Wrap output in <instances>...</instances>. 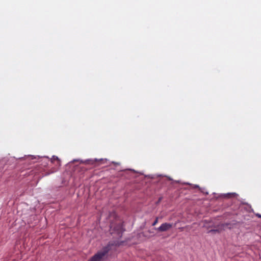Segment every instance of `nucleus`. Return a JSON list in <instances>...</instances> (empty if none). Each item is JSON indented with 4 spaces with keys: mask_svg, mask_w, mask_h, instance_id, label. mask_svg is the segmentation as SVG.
<instances>
[{
    "mask_svg": "<svg viewBox=\"0 0 261 261\" xmlns=\"http://www.w3.org/2000/svg\"><path fill=\"white\" fill-rule=\"evenodd\" d=\"M218 229H211L208 231V233H216V232H220L222 230H221V227H218Z\"/></svg>",
    "mask_w": 261,
    "mask_h": 261,
    "instance_id": "8",
    "label": "nucleus"
},
{
    "mask_svg": "<svg viewBox=\"0 0 261 261\" xmlns=\"http://www.w3.org/2000/svg\"><path fill=\"white\" fill-rule=\"evenodd\" d=\"M108 160L107 159H89L85 161H83L80 159H74L72 161L70 162L69 163H74V162H79L80 163H94V162H107Z\"/></svg>",
    "mask_w": 261,
    "mask_h": 261,
    "instance_id": "3",
    "label": "nucleus"
},
{
    "mask_svg": "<svg viewBox=\"0 0 261 261\" xmlns=\"http://www.w3.org/2000/svg\"><path fill=\"white\" fill-rule=\"evenodd\" d=\"M146 176L152 179L154 178V177L151 175H146Z\"/></svg>",
    "mask_w": 261,
    "mask_h": 261,
    "instance_id": "10",
    "label": "nucleus"
},
{
    "mask_svg": "<svg viewBox=\"0 0 261 261\" xmlns=\"http://www.w3.org/2000/svg\"><path fill=\"white\" fill-rule=\"evenodd\" d=\"M208 194V192H205V195H207Z\"/></svg>",
    "mask_w": 261,
    "mask_h": 261,
    "instance_id": "16",
    "label": "nucleus"
},
{
    "mask_svg": "<svg viewBox=\"0 0 261 261\" xmlns=\"http://www.w3.org/2000/svg\"><path fill=\"white\" fill-rule=\"evenodd\" d=\"M161 198H159V201H161Z\"/></svg>",
    "mask_w": 261,
    "mask_h": 261,
    "instance_id": "17",
    "label": "nucleus"
},
{
    "mask_svg": "<svg viewBox=\"0 0 261 261\" xmlns=\"http://www.w3.org/2000/svg\"><path fill=\"white\" fill-rule=\"evenodd\" d=\"M185 184H186V185H189V183H185Z\"/></svg>",
    "mask_w": 261,
    "mask_h": 261,
    "instance_id": "20",
    "label": "nucleus"
},
{
    "mask_svg": "<svg viewBox=\"0 0 261 261\" xmlns=\"http://www.w3.org/2000/svg\"><path fill=\"white\" fill-rule=\"evenodd\" d=\"M256 216H257L258 218H261V214H256Z\"/></svg>",
    "mask_w": 261,
    "mask_h": 261,
    "instance_id": "11",
    "label": "nucleus"
},
{
    "mask_svg": "<svg viewBox=\"0 0 261 261\" xmlns=\"http://www.w3.org/2000/svg\"><path fill=\"white\" fill-rule=\"evenodd\" d=\"M195 188H199V186L198 185H195Z\"/></svg>",
    "mask_w": 261,
    "mask_h": 261,
    "instance_id": "13",
    "label": "nucleus"
},
{
    "mask_svg": "<svg viewBox=\"0 0 261 261\" xmlns=\"http://www.w3.org/2000/svg\"><path fill=\"white\" fill-rule=\"evenodd\" d=\"M110 231L111 234L116 233L118 237L121 238L124 230L121 223L111 224Z\"/></svg>",
    "mask_w": 261,
    "mask_h": 261,
    "instance_id": "2",
    "label": "nucleus"
},
{
    "mask_svg": "<svg viewBox=\"0 0 261 261\" xmlns=\"http://www.w3.org/2000/svg\"><path fill=\"white\" fill-rule=\"evenodd\" d=\"M179 229H180L181 230H182L184 229V227H180V228H179Z\"/></svg>",
    "mask_w": 261,
    "mask_h": 261,
    "instance_id": "14",
    "label": "nucleus"
},
{
    "mask_svg": "<svg viewBox=\"0 0 261 261\" xmlns=\"http://www.w3.org/2000/svg\"><path fill=\"white\" fill-rule=\"evenodd\" d=\"M237 221H233L232 223H222L218 226V227H221V230H224L225 228L231 229L233 228L234 226L238 224Z\"/></svg>",
    "mask_w": 261,
    "mask_h": 261,
    "instance_id": "5",
    "label": "nucleus"
},
{
    "mask_svg": "<svg viewBox=\"0 0 261 261\" xmlns=\"http://www.w3.org/2000/svg\"><path fill=\"white\" fill-rule=\"evenodd\" d=\"M158 217H156V218H155V220L154 221V222H153V223L152 224V226H154V225H155L158 223Z\"/></svg>",
    "mask_w": 261,
    "mask_h": 261,
    "instance_id": "9",
    "label": "nucleus"
},
{
    "mask_svg": "<svg viewBox=\"0 0 261 261\" xmlns=\"http://www.w3.org/2000/svg\"><path fill=\"white\" fill-rule=\"evenodd\" d=\"M111 163L114 164V163H116L114 162H112Z\"/></svg>",
    "mask_w": 261,
    "mask_h": 261,
    "instance_id": "18",
    "label": "nucleus"
},
{
    "mask_svg": "<svg viewBox=\"0 0 261 261\" xmlns=\"http://www.w3.org/2000/svg\"><path fill=\"white\" fill-rule=\"evenodd\" d=\"M111 246L112 244L110 243L108 244L87 261H107L108 259V254L111 249Z\"/></svg>",
    "mask_w": 261,
    "mask_h": 261,
    "instance_id": "1",
    "label": "nucleus"
},
{
    "mask_svg": "<svg viewBox=\"0 0 261 261\" xmlns=\"http://www.w3.org/2000/svg\"><path fill=\"white\" fill-rule=\"evenodd\" d=\"M201 192H204L201 189H200Z\"/></svg>",
    "mask_w": 261,
    "mask_h": 261,
    "instance_id": "21",
    "label": "nucleus"
},
{
    "mask_svg": "<svg viewBox=\"0 0 261 261\" xmlns=\"http://www.w3.org/2000/svg\"><path fill=\"white\" fill-rule=\"evenodd\" d=\"M49 161L51 163H54L55 162L60 163L61 162L60 160L56 156H53Z\"/></svg>",
    "mask_w": 261,
    "mask_h": 261,
    "instance_id": "7",
    "label": "nucleus"
},
{
    "mask_svg": "<svg viewBox=\"0 0 261 261\" xmlns=\"http://www.w3.org/2000/svg\"><path fill=\"white\" fill-rule=\"evenodd\" d=\"M130 170L134 171V172H135L134 170H132V169H130Z\"/></svg>",
    "mask_w": 261,
    "mask_h": 261,
    "instance_id": "19",
    "label": "nucleus"
},
{
    "mask_svg": "<svg viewBox=\"0 0 261 261\" xmlns=\"http://www.w3.org/2000/svg\"><path fill=\"white\" fill-rule=\"evenodd\" d=\"M237 194L235 193H227V194H224L223 195V197L224 198H231L232 197V196H236Z\"/></svg>",
    "mask_w": 261,
    "mask_h": 261,
    "instance_id": "6",
    "label": "nucleus"
},
{
    "mask_svg": "<svg viewBox=\"0 0 261 261\" xmlns=\"http://www.w3.org/2000/svg\"><path fill=\"white\" fill-rule=\"evenodd\" d=\"M173 226L172 224L169 223H164L158 228H155L154 229L158 232H165L170 230Z\"/></svg>",
    "mask_w": 261,
    "mask_h": 261,
    "instance_id": "4",
    "label": "nucleus"
},
{
    "mask_svg": "<svg viewBox=\"0 0 261 261\" xmlns=\"http://www.w3.org/2000/svg\"><path fill=\"white\" fill-rule=\"evenodd\" d=\"M169 180H172V179L170 177L166 176Z\"/></svg>",
    "mask_w": 261,
    "mask_h": 261,
    "instance_id": "12",
    "label": "nucleus"
},
{
    "mask_svg": "<svg viewBox=\"0 0 261 261\" xmlns=\"http://www.w3.org/2000/svg\"><path fill=\"white\" fill-rule=\"evenodd\" d=\"M162 176L161 175H158V176Z\"/></svg>",
    "mask_w": 261,
    "mask_h": 261,
    "instance_id": "22",
    "label": "nucleus"
},
{
    "mask_svg": "<svg viewBox=\"0 0 261 261\" xmlns=\"http://www.w3.org/2000/svg\"><path fill=\"white\" fill-rule=\"evenodd\" d=\"M175 182H176V183H179V181H175Z\"/></svg>",
    "mask_w": 261,
    "mask_h": 261,
    "instance_id": "15",
    "label": "nucleus"
}]
</instances>
